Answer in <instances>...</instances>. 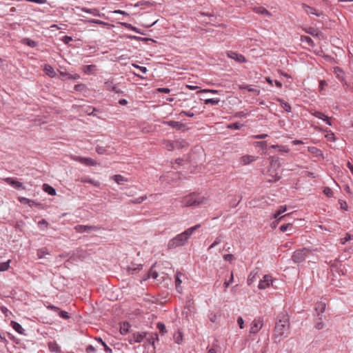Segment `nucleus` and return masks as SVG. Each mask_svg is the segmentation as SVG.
Returning <instances> with one entry per match:
<instances>
[{
	"label": "nucleus",
	"instance_id": "obj_1",
	"mask_svg": "<svg viewBox=\"0 0 353 353\" xmlns=\"http://www.w3.org/2000/svg\"><path fill=\"white\" fill-rule=\"evenodd\" d=\"M290 327V316L286 312H280L276 319L274 339L280 342L283 337H287Z\"/></svg>",
	"mask_w": 353,
	"mask_h": 353
},
{
	"label": "nucleus",
	"instance_id": "obj_2",
	"mask_svg": "<svg viewBox=\"0 0 353 353\" xmlns=\"http://www.w3.org/2000/svg\"><path fill=\"white\" fill-rule=\"evenodd\" d=\"M190 236L188 234L186 230L177 234L175 237L170 239L168 243V248L169 249H174L179 246L183 245Z\"/></svg>",
	"mask_w": 353,
	"mask_h": 353
},
{
	"label": "nucleus",
	"instance_id": "obj_3",
	"mask_svg": "<svg viewBox=\"0 0 353 353\" xmlns=\"http://www.w3.org/2000/svg\"><path fill=\"white\" fill-rule=\"evenodd\" d=\"M311 253V250L303 248L294 252L292 259L295 263H301L305 260V258Z\"/></svg>",
	"mask_w": 353,
	"mask_h": 353
},
{
	"label": "nucleus",
	"instance_id": "obj_4",
	"mask_svg": "<svg viewBox=\"0 0 353 353\" xmlns=\"http://www.w3.org/2000/svg\"><path fill=\"white\" fill-rule=\"evenodd\" d=\"M203 203V198L196 197L194 194L185 196L181 200L183 207L198 206Z\"/></svg>",
	"mask_w": 353,
	"mask_h": 353
},
{
	"label": "nucleus",
	"instance_id": "obj_5",
	"mask_svg": "<svg viewBox=\"0 0 353 353\" xmlns=\"http://www.w3.org/2000/svg\"><path fill=\"white\" fill-rule=\"evenodd\" d=\"M263 325V320L261 317L255 318L251 323L250 334H255L259 332Z\"/></svg>",
	"mask_w": 353,
	"mask_h": 353
},
{
	"label": "nucleus",
	"instance_id": "obj_6",
	"mask_svg": "<svg viewBox=\"0 0 353 353\" xmlns=\"http://www.w3.org/2000/svg\"><path fill=\"white\" fill-rule=\"evenodd\" d=\"M104 88L106 90L113 92L116 94H124V92L119 89L116 84H114L113 79L105 81Z\"/></svg>",
	"mask_w": 353,
	"mask_h": 353
},
{
	"label": "nucleus",
	"instance_id": "obj_7",
	"mask_svg": "<svg viewBox=\"0 0 353 353\" xmlns=\"http://www.w3.org/2000/svg\"><path fill=\"white\" fill-rule=\"evenodd\" d=\"M100 229L99 227L95 225H77L74 226V230L77 232H90L92 231L97 232Z\"/></svg>",
	"mask_w": 353,
	"mask_h": 353
},
{
	"label": "nucleus",
	"instance_id": "obj_8",
	"mask_svg": "<svg viewBox=\"0 0 353 353\" xmlns=\"http://www.w3.org/2000/svg\"><path fill=\"white\" fill-rule=\"evenodd\" d=\"M272 282L273 280L272 276L266 274L260 280L258 287L260 290H264L272 285Z\"/></svg>",
	"mask_w": 353,
	"mask_h": 353
},
{
	"label": "nucleus",
	"instance_id": "obj_9",
	"mask_svg": "<svg viewBox=\"0 0 353 353\" xmlns=\"http://www.w3.org/2000/svg\"><path fill=\"white\" fill-rule=\"evenodd\" d=\"M145 336V332L134 333L133 334L129 336L128 341L132 345L136 343H141L143 341Z\"/></svg>",
	"mask_w": 353,
	"mask_h": 353
},
{
	"label": "nucleus",
	"instance_id": "obj_10",
	"mask_svg": "<svg viewBox=\"0 0 353 353\" xmlns=\"http://www.w3.org/2000/svg\"><path fill=\"white\" fill-rule=\"evenodd\" d=\"M227 56L228 57L232 59H234L235 60L236 62L238 63H245L246 62V59L245 58V57L241 54H239L236 52H234V51H228L227 52Z\"/></svg>",
	"mask_w": 353,
	"mask_h": 353
},
{
	"label": "nucleus",
	"instance_id": "obj_11",
	"mask_svg": "<svg viewBox=\"0 0 353 353\" xmlns=\"http://www.w3.org/2000/svg\"><path fill=\"white\" fill-rule=\"evenodd\" d=\"M74 159L81 163L88 166H94L97 165V162L90 157H77L74 158Z\"/></svg>",
	"mask_w": 353,
	"mask_h": 353
},
{
	"label": "nucleus",
	"instance_id": "obj_12",
	"mask_svg": "<svg viewBox=\"0 0 353 353\" xmlns=\"http://www.w3.org/2000/svg\"><path fill=\"white\" fill-rule=\"evenodd\" d=\"M287 210L286 205H281L279 207V209L274 214L273 217L276 220L277 222L281 221L285 219L287 214L281 216V214L284 213Z\"/></svg>",
	"mask_w": 353,
	"mask_h": 353
},
{
	"label": "nucleus",
	"instance_id": "obj_13",
	"mask_svg": "<svg viewBox=\"0 0 353 353\" xmlns=\"http://www.w3.org/2000/svg\"><path fill=\"white\" fill-rule=\"evenodd\" d=\"M302 7H303V10H305V12L308 14H312L316 15L317 17H321V15H323L322 12H320L312 7L307 6L305 3L302 4Z\"/></svg>",
	"mask_w": 353,
	"mask_h": 353
},
{
	"label": "nucleus",
	"instance_id": "obj_14",
	"mask_svg": "<svg viewBox=\"0 0 353 353\" xmlns=\"http://www.w3.org/2000/svg\"><path fill=\"white\" fill-rule=\"evenodd\" d=\"M313 116L315 117L317 119H321L323 121L325 122L326 124L329 125H332V123L330 121V118L325 115L324 113L319 112V111H315L312 113Z\"/></svg>",
	"mask_w": 353,
	"mask_h": 353
},
{
	"label": "nucleus",
	"instance_id": "obj_15",
	"mask_svg": "<svg viewBox=\"0 0 353 353\" xmlns=\"http://www.w3.org/2000/svg\"><path fill=\"white\" fill-rule=\"evenodd\" d=\"M164 124L168 125V126H170L173 128H175L178 130H182L183 128H185V125L183 124V123H181L179 121H165L164 122Z\"/></svg>",
	"mask_w": 353,
	"mask_h": 353
},
{
	"label": "nucleus",
	"instance_id": "obj_16",
	"mask_svg": "<svg viewBox=\"0 0 353 353\" xmlns=\"http://www.w3.org/2000/svg\"><path fill=\"white\" fill-rule=\"evenodd\" d=\"M256 160V157L252 155H244L241 157L240 162L243 165H247Z\"/></svg>",
	"mask_w": 353,
	"mask_h": 353
},
{
	"label": "nucleus",
	"instance_id": "obj_17",
	"mask_svg": "<svg viewBox=\"0 0 353 353\" xmlns=\"http://www.w3.org/2000/svg\"><path fill=\"white\" fill-rule=\"evenodd\" d=\"M6 182L10 184L12 187L16 189H20L22 188V183L19 181L15 178H7L6 179Z\"/></svg>",
	"mask_w": 353,
	"mask_h": 353
},
{
	"label": "nucleus",
	"instance_id": "obj_18",
	"mask_svg": "<svg viewBox=\"0 0 353 353\" xmlns=\"http://www.w3.org/2000/svg\"><path fill=\"white\" fill-rule=\"evenodd\" d=\"M81 182L85 183H90L93 185L95 187H99L101 183L99 181H95L88 176H83L81 179Z\"/></svg>",
	"mask_w": 353,
	"mask_h": 353
},
{
	"label": "nucleus",
	"instance_id": "obj_19",
	"mask_svg": "<svg viewBox=\"0 0 353 353\" xmlns=\"http://www.w3.org/2000/svg\"><path fill=\"white\" fill-rule=\"evenodd\" d=\"M44 72L46 74L49 76L50 77H54L56 76V72L54 71V68L48 64L45 65L44 66Z\"/></svg>",
	"mask_w": 353,
	"mask_h": 353
},
{
	"label": "nucleus",
	"instance_id": "obj_20",
	"mask_svg": "<svg viewBox=\"0 0 353 353\" xmlns=\"http://www.w3.org/2000/svg\"><path fill=\"white\" fill-rule=\"evenodd\" d=\"M43 190L51 196L56 194V190L52 186L47 183H44L43 185Z\"/></svg>",
	"mask_w": 353,
	"mask_h": 353
},
{
	"label": "nucleus",
	"instance_id": "obj_21",
	"mask_svg": "<svg viewBox=\"0 0 353 353\" xmlns=\"http://www.w3.org/2000/svg\"><path fill=\"white\" fill-rule=\"evenodd\" d=\"M315 310L318 312V316H321V314H323L325 310V303L323 302L317 303L315 305Z\"/></svg>",
	"mask_w": 353,
	"mask_h": 353
},
{
	"label": "nucleus",
	"instance_id": "obj_22",
	"mask_svg": "<svg viewBox=\"0 0 353 353\" xmlns=\"http://www.w3.org/2000/svg\"><path fill=\"white\" fill-rule=\"evenodd\" d=\"M48 347L50 350L52 352L60 353L61 348L59 345L56 342H50L48 343Z\"/></svg>",
	"mask_w": 353,
	"mask_h": 353
},
{
	"label": "nucleus",
	"instance_id": "obj_23",
	"mask_svg": "<svg viewBox=\"0 0 353 353\" xmlns=\"http://www.w3.org/2000/svg\"><path fill=\"white\" fill-rule=\"evenodd\" d=\"M130 325L128 322H123L120 325V332L121 334H126L130 330Z\"/></svg>",
	"mask_w": 353,
	"mask_h": 353
},
{
	"label": "nucleus",
	"instance_id": "obj_24",
	"mask_svg": "<svg viewBox=\"0 0 353 353\" xmlns=\"http://www.w3.org/2000/svg\"><path fill=\"white\" fill-rule=\"evenodd\" d=\"M181 274L179 272H177L176 274V278H175L176 290L179 292H181V284L182 283V281L181 279Z\"/></svg>",
	"mask_w": 353,
	"mask_h": 353
},
{
	"label": "nucleus",
	"instance_id": "obj_25",
	"mask_svg": "<svg viewBox=\"0 0 353 353\" xmlns=\"http://www.w3.org/2000/svg\"><path fill=\"white\" fill-rule=\"evenodd\" d=\"M307 151L314 154L315 157H318L322 155V152L321 150L318 149L316 147L311 146L307 148Z\"/></svg>",
	"mask_w": 353,
	"mask_h": 353
},
{
	"label": "nucleus",
	"instance_id": "obj_26",
	"mask_svg": "<svg viewBox=\"0 0 353 353\" xmlns=\"http://www.w3.org/2000/svg\"><path fill=\"white\" fill-rule=\"evenodd\" d=\"M277 101L281 104L282 108L285 110V112H291L292 108H291L290 103H288V102H285L282 99H277Z\"/></svg>",
	"mask_w": 353,
	"mask_h": 353
},
{
	"label": "nucleus",
	"instance_id": "obj_27",
	"mask_svg": "<svg viewBox=\"0 0 353 353\" xmlns=\"http://www.w3.org/2000/svg\"><path fill=\"white\" fill-rule=\"evenodd\" d=\"M121 25L125 27V28L128 29V30H132L137 33H139V34H143V33L142 32L140 31L139 29H138L137 28H136L135 26H133L132 24L130 23H122Z\"/></svg>",
	"mask_w": 353,
	"mask_h": 353
},
{
	"label": "nucleus",
	"instance_id": "obj_28",
	"mask_svg": "<svg viewBox=\"0 0 353 353\" xmlns=\"http://www.w3.org/2000/svg\"><path fill=\"white\" fill-rule=\"evenodd\" d=\"M12 327L19 334H22V325L19 323L12 321L10 323Z\"/></svg>",
	"mask_w": 353,
	"mask_h": 353
},
{
	"label": "nucleus",
	"instance_id": "obj_29",
	"mask_svg": "<svg viewBox=\"0 0 353 353\" xmlns=\"http://www.w3.org/2000/svg\"><path fill=\"white\" fill-rule=\"evenodd\" d=\"M23 44L26 45L30 48H35L37 46L38 43L34 40L29 39V38H23Z\"/></svg>",
	"mask_w": 353,
	"mask_h": 353
},
{
	"label": "nucleus",
	"instance_id": "obj_30",
	"mask_svg": "<svg viewBox=\"0 0 353 353\" xmlns=\"http://www.w3.org/2000/svg\"><path fill=\"white\" fill-rule=\"evenodd\" d=\"M95 340L104 347V350L106 353H112V349L107 345V344L102 340L101 338L97 337L95 338Z\"/></svg>",
	"mask_w": 353,
	"mask_h": 353
},
{
	"label": "nucleus",
	"instance_id": "obj_31",
	"mask_svg": "<svg viewBox=\"0 0 353 353\" xmlns=\"http://www.w3.org/2000/svg\"><path fill=\"white\" fill-rule=\"evenodd\" d=\"M82 10L85 12L90 13L94 16H98V17L101 16L99 10L96 8L89 9V8H82Z\"/></svg>",
	"mask_w": 353,
	"mask_h": 353
},
{
	"label": "nucleus",
	"instance_id": "obj_32",
	"mask_svg": "<svg viewBox=\"0 0 353 353\" xmlns=\"http://www.w3.org/2000/svg\"><path fill=\"white\" fill-rule=\"evenodd\" d=\"M173 338H174V341L176 343L181 344V342L183 341V336L182 332L179 331L174 334Z\"/></svg>",
	"mask_w": 353,
	"mask_h": 353
},
{
	"label": "nucleus",
	"instance_id": "obj_33",
	"mask_svg": "<svg viewBox=\"0 0 353 353\" xmlns=\"http://www.w3.org/2000/svg\"><path fill=\"white\" fill-rule=\"evenodd\" d=\"M112 179L118 184H122L126 179L121 174H115L112 176Z\"/></svg>",
	"mask_w": 353,
	"mask_h": 353
},
{
	"label": "nucleus",
	"instance_id": "obj_34",
	"mask_svg": "<svg viewBox=\"0 0 353 353\" xmlns=\"http://www.w3.org/2000/svg\"><path fill=\"white\" fill-rule=\"evenodd\" d=\"M219 102H220V99L219 98H212V99H203V103L205 105H208V104L216 105Z\"/></svg>",
	"mask_w": 353,
	"mask_h": 353
},
{
	"label": "nucleus",
	"instance_id": "obj_35",
	"mask_svg": "<svg viewBox=\"0 0 353 353\" xmlns=\"http://www.w3.org/2000/svg\"><path fill=\"white\" fill-rule=\"evenodd\" d=\"M95 67L94 65H85L83 68V71L88 74H92Z\"/></svg>",
	"mask_w": 353,
	"mask_h": 353
},
{
	"label": "nucleus",
	"instance_id": "obj_36",
	"mask_svg": "<svg viewBox=\"0 0 353 353\" xmlns=\"http://www.w3.org/2000/svg\"><path fill=\"white\" fill-rule=\"evenodd\" d=\"M243 126V124H241L239 122H236L233 123H230L228 125L227 128L231 129V130H240Z\"/></svg>",
	"mask_w": 353,
	"mask_h": 353
},
{
	"label": "nucleus",
	"instance_id": "obj_37",
	"mask_svg": "<svg viewBox=\"0 0 353 353\" xmlns=\"http://www.w3.org/2000/svg\"><path fill=\"white\" fill-rule=\"evenodd\" d=\"M254 11L256 13L261 14H263V15H267V16H270V13L269 12V11L267 10L265 8H264L263 7L255 8H254Z\"/></svg>",
	"mask_w": 353,
	"mask_h": 353
},
{
	"label": "nucleus",
	"instance_id": "obj_38",
	"mask_svg": "<svg viewBox=\"0 0 353 353\" xmlns=\"http://www.w3.org/2000/svg\"><path fill=\"white\" fill-rule=\"evenodd\" d=\"M48 254V250L46 248H43L37 250V256L39 259L45 258L46 255Z\"/></svg>",
	"mask_w": 353,
	"mask_h": 353
},
{
	"label": "nucleus",
	"instance_id": "obj_39",
	"mask_svg": "<svg viewBox=\"0 0 353 353\" xmlns=\"http://www.w3.org/2000/svg\"><path fill=\"white\" fill-rule=\"evenodd\" d=\"M258 274V272H252L250 275L248 276V284L250 285H251L256 279V276Z\"/></svg>",
	"mask_w": 353,
	"mask_h": 353
},
{
	"label": "nucleus",
	"instance_id": "obj_40",
	"mask_svg": "<svg viewBox=\"0 0 353 353\" xmlns=\"http://www.w3.org/2000/svg\"><path fill=\"white\" fill-rule=\"evenodd\" d=\"M301 40L302 42L307 43L310 46L313 47L314 46L313 40L308 36H302Z\"/></svg>",
	"mask_w": 353,
	"mask_h": 353
},
{
	"label": "nucleus",
	"instance_id": "obj_41",
	"mask_svg": "<svg viewBox=\"0 0 353 353\" xmlns=\"http://www.w3.org/2000/svg\"><path fill=\"white\" fill-rule=\"evenodd\" d=\"M223 239V234L219 235L216 238L215 241L210 245V246L209 247V249L213 248L215 246H216L217 245H219L222 241Z\"/></svg>",
	"mask_w": 353,
	"mask_h": 353
},
{
	"label": "nucleus",
	"instance_id": "obj_42",
	"mask_svg": "<svg viewBox=\"0 0 353 353\" xmlns=\"http://www.w3.org/2000/svg\"><path fill=\"white\" fill-rule=\"evenodd\" d=\"M10 261L8 260L7 261L0 263V272L8 270L10 268Z\"/></svg>",
	"mask_w": 353,
	"mask_h": 353
},
{
	"label": "nucleus",
	"instance_id": "obj_43",
	"mask_svg": "<svg viewBox=\"0 0 353 353\" xmlns=\"http://www.w3.org/2000/svg\"><path fill=\"white\" fill-rule=\"evenodd\" d=\"M7 335L8 338L13 342V344L21 345L20 339H17L12 334L8 332Z\"/></svg>",
	"mask_w": 353,
	"mask_h": 353
},
{
	"label": "nucleus",
	"instance_id": "obj_44",
	"mask_svg": "<svg viewBox=\"0 0 353 353\" xmlns=\"http://www.w3.org/2000/svg\"><path fill=\"white\" fill-rule=\"evenodd\" d=\"M187 145V142L183 139L177 140L175 142V146L178 148H183Z\"/></svg>",
	"mask_w": 353,
	"mask_h": 353
},
{
	"label": "nucleus",
	"instance_id": "obj_45",
	"mask_svg": "<svg viewBox=\"0 0 353 353\" xmlns=\"http://www.w3.org/2000/svg\"><path fill=\"white\" fill-rule=\"evenodd\" d=\"M306 33L314 37L317 35L316 30L314 28L310 27L305 29Z\"/></svg>",
	"mask_w": 353,
	"mask_h": 353
},
{
	"label": "nucleus",
	"instance_id": "obj_46",
	"mask_svg": "<svg viewBox=\"0 0 353 353\" xmlns=\"http://www.w3.org/2000/svg\"><path fill=\"white\" fill-rule=\"evenodd\" d=\"M201 227V224H196L194 226H192L191 228H188L186 230V232H188V234L191 236L192 234V233L196 230H197L198 228H199Z\"/></svg>",
	"mask_w": 353,
	"mask_h": 353
},
{
	"label": "nucleus",
	"instance_id": "obj_47",
	"mask_svg": "<svg viewBox=\"0 0 353 353\" xmlns=\"http://www.w3.org/2000/svg\"><path fill=\"white\" fill-rule=\"evenodd\" d=\"M323 192L328 197L333 196V194H334L333 191L329 187H325Z\"/></svg>",
	"mask_w": 353,
	"mask_h": 353
},
{
	"label": "nucleus",
	"instance_id": "obj_48",
	"mask_svg": "<svg viewBox=\"0 0 353 353\" xmlns=\"http://www.w3.org/2000/svg\"><path fill=\"white\" fill-rule=\"evenodd\" d=\"M132 66L137 69H138L141 73H146L148 72V69L145 66H140L136 63H133Z\"/></svg>",
	"mask_w": 353,
	"mask_h": 353
},
{
	"label": "nucleus",
	"instance_id": "obj_49",
	"mask_svg": "<svg viewBox=\"0 0 353 353\" xmlns=\"http://www.w3.org/2000/svg\"><path fill=\"white\" fill-rule=\"evenodd\" d=\"M292 228V223L283 224V225H281L280 230L283 232H287L289 230V228L291 229Z\"/></svg>",
	"mask_w": 353,
	"mask_h": 353
},
{
	"label": "nucleus",
	"instance_id": "obj_50",
	"mask_svg": "<svg viewBox=\"0 0 353 353\" xmlns=\"http://www.w3.org/2000/svg\"><path fill=\"white\" fill-rule=\"evenodd\" d=\"M157 328L159 329V332L161 333L162 334H163L164 333L166 332L165 326L162 323H157Z\"/></svg>",
	"mask_w": 353,
	"mask_h": 353
},
{
	"label": "nucleus",
	"instance_id": "obj_51",
	"mask_svg": "<svg viewBox=\"0 0 353 353\" xmlns=\"http://www.w3.org/2000/svg\"><path fill=\"white\" fill-rule=\"evenodd\" d=\"M88 21L90 23H97V24L101 25L103 26H109V24L108 23L104 22L101 20H99V19H91V20H89Z\"/></svg>",
	"mask_w": 353,
	"mask_h": 353
},
{
	"label": "nucleus",
	"instance_id": "obj_52",
	"mask_svg": "<svg viewBox=\"0 0 353 353\" xmlns=\"http://www.w3.org/2000/svg\"><path fill=\"white\" fill-rule=\"evenodd\" d=\"M319 317V321H317L315 324V327L317 329V330H321L323 328V323L322 322V317L321 316H318Z\"/></svg>",
	"mask_w": 353,
	"mask_h": 353
},
{
	"label": "nucleus",
	"instance_id": "obj_53",
	"mask_svg": "<svg viewBox=\"0 0 353 353\" xmlns=\"http://www.w3.org/2000/svg\"><path fill=\"white\" fill-rule=\"evenodd\" d=\"M208 318L212 323H214L216 321L217 316L213 312H210L208 314Z\"/></svg>",
	"mask_w": 353,
	"mask_h": 353
},
{
	"label": "nucleus",
	"instance_id": "obj_54",
	"mask_svg": "<svg viewBox=\"0 0 353 353\" xmlns=\"http://www.w3.org/2000/svg\"><path fill=\"white\" fill-rule=\"evenodd\" d=\"M48 222L45 219H42L38 222L39 226L42 229L44 230L47 228L48 227Z\"/></svg>",
	"mask_w": 353,
	"mask_h": 353
},
{
	"label": "nucleus",
	"instance_id": "obj_55",
	"mask_svg": "<svg viewBox=\"0 0 353 353\" xmlns=\"http://www.w3.org/2000/svg\"><path fill=\"white\" fill-rule=\"evenodd\" d=\"M272 148H278L279 151L284 152H288L289 150L285 146L282 145H272L271 146Z\"/></svg>",
	"mask_w": 353,
	"mask_h": 353
},
{
	"label": "nucleus",
	"instance_id": "obj_56",
	"mask_svg": "<svg viewBox=\"0 0 353 353\" xmlns=\"http://www.w3.org/2000/svg\"><path fill=\"white\" fill-rule=\"evenodd\" d=\"M61 41L65 43V44H69L70 42L72 41H73V39L72 37L70 36H64L63 37V38L61 39Z\"/></svg>",
	"mask_w": 353,
	"mask_h": 353
},
{
	"label": "nucleus",
	"instance_id": "obj_57",
	"mask_svg": "<svg viewBox=\"0 0 353 353\" xmlns=\"http://www.w3.org/2000/svg\"><path fill=\"white\" fill-rule=\"evenodd\" d=\"M59 316L63 319H69V315L68 312L63 310H59Z\"/></svg>",
	"mask_w": 353,
	"mask_h": 353
},
{
	"label": "nucleus",
	"instance_id": "obj_58",
	"mask_svg": "<svg viewBox=\"0 0 353 353\" xmlns=\"http://www.w3.org/2000/svg\"><path fill=\"white\" fill-rule=\"evenodd\" d=\"M179 115L180 116H187V117H193L194 116V114L192 112H190V111H181L180 113H179Z\"/></svg>",
	"mask_w": 353,
	"mask_h": 353
},
{
	"label": "nucleus",
	"instance_id": "obj_59",
	"mask_svg": "<svg viewBox=\"0 0 353 353\" xmlns=\"http://www.w3.org/2000/svg\"><path fill=\"white\" fill-rule=\"evenodd\" d=\"M233 279H234L233 273L231 272L230 273V279L228 281H225L224 282V285H225V288H228L230 286V285L232 283Z\"/></svg>",
	"mask_w": 353,
	"mask_h": 353
},
{
	"label": "nucleus",
	"instance_id": "obj_60",
	"mask_svg": "<svg viewBox=\"0 0 353 353\" xmlns=\"http://www.w3.org/2000/svg\"><path fill=\"white\" fill-rule=\"evenodd\" d=\"M95 351H96L95 347L92 345H88L85 348V352L87 353H94Z\"/></svg>",
	"mask_w": 353,
	"mask_h": 353
},
{
	"label": "nucleus",
	"instance_id": "obj_61",
	"mask_svg": "<svg viewBox=\"0 0 353 353\" xmlns=\"http://www.w3.org/2000/svg\"><path fill=\"white\" fill-rule=\"evenodd\" d=\"M341 206V209L343 210H347V204L345 201L339 200V201Z\"/></svg>",
	"mask_w": 353,
	"mask_h": 353
},
{
	"label": "nucleus",
	"instance_id": "obj_62",
	"mask_svg": "<svg viewBox=\"0 0 353 353\" xmlns=\"http://www.w3.org/2000/svg\"><path fill=\"white\" fill-rule=\"evenodd\" d=\"M157 91L160 93L168 94L170 92V89L168 88H159Z\"/></svg>",
	"mask_w": 353,
	"mask_h": 353
},
{
	"label": "nucleus",
	"instance_id": "obj_63",
	"mask_svg": "<svg viewBox=\"0 0 353 353\" xmlns=\"http://www.w3.org/2000/svg\"><path fill=\"white\" fill-rule=\"evenodd\" d=\"M145 199H146V196H140V197H138V198L135 199L134 200H133L132 203H141L143 201H145Z\"/></svg>",
	"mask_w": 353,
	"mask_h": 353
},
{
	"label": "nucleus",
	"instance_id": "obj_64",
	"mask_svg": "<svg viewBox=\"0 0 353 353\" xmlns=\"http://www.w3.org/2000/svg\"><path fill=\"white\" fill-rule=\"evenodd\" d=\"M223 259L226 261L231 262L234 259V256L232 254H225L223 256Z\"/></svg>",
	"mask_w": 353,
	"mask_h": 353
}]
</instances>
